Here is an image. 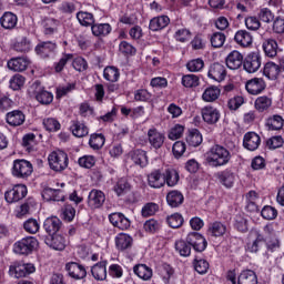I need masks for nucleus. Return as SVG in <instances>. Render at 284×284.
<instances>
[{
    "label": "nucleus",
    "instance_id": "nucleus-7",
    "mask_svg": "<svg viewBox=\"0 0 284 284\" xmlns=\"http://www.w3.org/2000/svg\"><path fill=\"white\" fill-rule=\"evenodd\" d=\"M34 271L36 267L33 264H23L20 262H16L9 267V274L13 278H23L29 276V274H33Z\"/></svg>",
    "mask_w": 284,
    "mask_h": 284
},
{
    "label": "nucleus",
    "instance_id": "nucleus-9",
    "mask_svg": "<svg viewBox=\"0 0 284 284\" xmlns=\"http://www.w3.org/2000/svg\"><path fill=\"white\" fill-rule=\"evenodd\" d=\"M65 271L68 272L70 278L74 281H83L88 276V271L83 264L77 262H69L65 264Z\"/></svg>",
    "mask_w": 284,
    "mask_h": 284
},
{
    "label": "nucleus",
    "instance_id": "nucleus-44",
    "mask_svg": "<svg viewBox=\"0 0 284 284\" xmlns=\"http://www.w3.org/2000/svg\"><path fill=\"white\" fill-rule=\"evenodd\" d=\"M186 143L191 145V148H199L203 143V135L201 131L197 129H193L186 135Z\"/></svg>",
    "mask_w": 284,
    "mask_h": 284
},
{
    "label": "nucleus",
    "instance_id": "nucleus-60",
    "mask_svg": "<svg viewBox=\"0 0 284 284\" xmlns=\"http://www.w3.org/2000/svg\"><path fill=\"white\" fill-rule=\"evenodd\" d=\"M203 68H205V62L201 58L193 59L186 63L189 72H201Z\"/></svg>",
    "mask_w": 284,
    "mask_h": 284
},
{
    "label": "nucleus",
    "instance_id": "nucleus-56",
    "mask_svg": "<svg viewBox=\"0 0 284 284\" xmlns=\"http://www.w3.org/2000/svg\"><path fill=\"white\" fill-rule=\"evenodd\" d=\"M43 125L47 132H59V130H61V123L54 118L44 119Z\"/></svg>",
    "mask_w": 284,
    "mask_h": 284
},
{
    "label": "nucleus",
    "instance_id": "nucleus-21",
    "mask_svg": "<svg viewBox=\"0 0 284 284\" xmlns=\"http://www.w3.org/2000/svg\"><path fill=\"white\" fill-rule=\"evenodd\" d=\"M148 184L154 190H159L165 185L164 175L161 170H154L148 174Z\"/></svg>",
    "mask_w": 284,
    "mask_h": 284
},
{
    "label": "nucleus",
    "instance_id": "nucleus-17",
    "mask_svg": "<svg viewBox=\"0 0 284 284\" xmlns=\"http://www.w3.org/2000/svg\"><path fill=\"white\" fill-rule=\"evenodd\" d=\"M207 77L213 79V81H217L219 83H221V81H225V77H227L225 65L219 62L211 64Z\"/></svg>",
    "mask_w": 284,
    "mask_h": 284
},
{
    "label": "nucleus",
    "instance_id": "nucleus-62",
    "mask_svg": "<svg viewBox=\"0 0 284 284\" xmlns=\"http://www.w3.org/2000/svg\"><path fill=\"white\" fill-rule=\"evenodd\" d=\"M144 230L149 233V234H156V232H159L161 230V222L156 221L154 219L148 220L144 223Z\"/></svg>",
    "mask_w": 284,
    "mask_h": 284
},
{
    "label": "nucleus",
    "instance_id": "nucleus-8",
    "mask_svg": "<svg viewBox=\"0 0 284 284\" xmlns=\"http://www.w3.org/2000/svg\"><path fill=\"white\" fill-rule=\"evenodd\" d=\"M186 243H189L195 252H205V250H207V240L199 232L189 233Z\"/></svg>",
    "mask_w": 284,
    "mask_h": 284
},
{
    "label": "nucleus",
    "instance_id": "nucleus-63",
    "mask_svg": "<svg viewBox=\"0 0 284 284\" xmlns=\"http://www.w3.org/2000/svg\"><path fill=\"white\" fill-rule=\"evenodd\" d=\"M182 85L184 88H197L199 77L194 74H186L182 77Z\"/></svg>",
    "mask_w": 284,
    "mask_h": 284
},
{
    "label": "nucleus",
    "instance_id": "nucleus-18",
    "mask_svg": "<svg viewBox=\"0 0 284 284\" xmlns=\"http://www.w3.org/2000/svg\"><path fill=\"white\" fill-rule=\"evenodd\" d=\"M225 63L229 70H239L244 63L243 54L233 50L225 58Z\"/></svg>",
    "mask_w": 284,
    "mask_h": 284
},
{
    "label": "nucleus",
    "instance_id": "nucleus-48",
    "mask_svg": "<svg viewBox=\"0 0 284 284\" xmlns=\"http://www.w3.org/2000/svg\"><path fill=\"white\" fill-rule=\"evenodd\" d=\"M226 40L227 37L225 36V33L221 31H215L210 37L211 45L215 49L223 48V45H225Z\"/></svg>",
    "mask_w": 284,
    "mask_h": 284
},
{
    "label": "nucleus",
    "instance_id": "nucleus-47",
    "mask_svg": "<svg viewBox=\"0 0 284 284\" xmlns=\"http://www.w3.org/2000/svg\"><path fill=\"white\" fill-rule=\"evenodd\" d=\"M266 128L271 131L283 130L284 120L281 115H273L266 120Z\"/></svg>",
    "mask_w": 284,
    "mask_h": 284
},
{
    "label": "nucleus",
    "instance_id": "nucleus-1",
    "mask_svg": "<svg viewBox=\"0 0 284 284\" xmlns=\"http://www.w3.org/2000/svg\"><path fill=\"white\" fill-rule=\"evenodd\" d=\"M232 160V153L220 144H214L206 152V161L212 168H223Z\"/></svg>",
    "mask_w": 284,
    "mask_h": 284
},
{
    "label": "nucleus",
    "instance_id": "nucleus-45",
    "mask_svg": "<svg viewBox=\"0 0 284 284\" xmlns=\"http://www.w3.org/2000/svg\"><path fill=\"white\" fill-rule=\"evenodd\" d=\"M43 30L45 36H52L59 30V20L54 18H45L42 21Z\"/></svg>",
    "mask_w": 284,
    "mask_h": 284
},
{
    "label": "nucleus",
    "instance_id": "nucleus-4",
    "mask_svg": "<svg viewBox=\"0 0 284 284\" xmlns=\"http://www.w3.org/2000/svg\"><path fill=\"white\" fill-rule=\"evenodd\" d=\"M49 165L54 172H63L68 168V154L63 151H53L49 158Z\"/></svg>",
    "mask_w": 284,
    "mask_h": 284
},
{
    "label": "nucleus",
    "instance_id": "nucleus-30",
    "mask_svg": "<svg viewBox=\"0 0 284 284\" xmlns=\"http://www.w3.org/2000/svg\"><path fill=\"white\" fill-rule=\"evenodd\" d=\"M149 143L155 150L163 148V143H165V135L161 132L156 131V129H150L148 132Z\"/></svg>",
    "mask_w": 284,
    "mask_h": 284
},
{
    "label": "nucleus",
    "instance_id": "nucleus-34",
    "mask_svg": "<svg viewBox=\"0 0 284 284\" xmlns=\"http://www.w3.org/2000/svg\"><path fill=\"white\" fill-rule=\"evenodd\" d=\"M221 97V89L215 85L207 87L202 93V101L205 103H214Z\"/></svg>",
    "mask_w": 284,
    "mask_h": 284
},
{
    "label": "nucleus",
    "instance_id": "nucleus-31",
    "mask_svg": "<svg viewBox=\"0 0 284 284\" xmlns=\"http://www.w3.org/2000/svg\"><path fill=\"white\" fill-rule=\"evenodd\" d=\"M265 57L274 59L278 54V42L274 39H266L262 44Z\"/></svg>",
    "mask_w": 284,
    "mask_h": 284
},
{
    "label": "nucleus",
    "instance_id": "nucleus-32",
    "mask_svg": "<svg viewBox=\"0 0 284 284\" xmlns=\"http://www.w3.org/2000/svg\"><path fill=\"white\" fill-rule=\"evenodd\" d=\"M237 284H258V276L252 270H244L237 276Z\"/></svg>",
    "mask_w": 284,
    "mask_h": 284
},
{
    "label": "nucleus",
    "instance_id": "nucleus-10",
    "mask_svg": "<svg viewBox=\"0 0 284 284\" xmlns=\"http://www.w3.org/2000/svg\"><path fill=\"white\" fill-rule=\"evenodd\" d=\"M201 114L204 123H207V125H216L221 119V111L210 104L201 109Z\"/></svg>",
    "mask_w": 284,
    "mask_h": 284
},
{
    "label": "nucleus",
    "instance_id": "nucleus-54",
    "mask_svg": "<svg viewBox=\"0 0 284 284\" xmlns=\"http://www.w3.org/2000/svg\"><path fill=\"white\" fill-rule=\"evenodd\" d=\"M22 146L28 150V152H32L34 148H37V135L34 133H27L22 138Z\"/></svg>",
    "mask_w": 284,
    "mask_h": 284
},
{
    "label": "nucleus",
    "instance_id": "nucleus-50",
    "mask_svg": "<svg viewBox=\"0 0 284 284\" xmlns=\"http://www.w3.org/2000/svg\"><path fill=\"white\" fill-rule=\"evenodd\" d=\"M159 275L163 283L170 284V278L174 276V268L170 264H162L159 268Z\"/></svg>",
    "mask_w": 284,
    "mask_h": 284
},
{
    "label": "nucleus",
    "instance_id": "nucleus-39",
    "mask_svg": "<svg viewBox=\"0 0 284 284\" xmlns=\"http://www.w3.org/2000/svg\"><path fill=\"white\" fill-rule=\"evenodd\" d=\"M183 193L180 191L173 190L166 194V203L170 207H179L180 205H183Z\"/></svg>",
    "mask_w": 284,
    "mask_h": 284
},
{
    "label": "nucleus",
    "instance_id": "nucleus-53",
    "mask_svg": "<svg viewBox=\"0 0 284 284\" xmlns=\"http://www.w3.org/2000/svg\"><path fill=\"white\" fill-rule=\"evenodd\" d=\"M272 108V100L267 95L258 97L255 100V109L257 112H265Z\"/></svg>",
    "mask_w": 284,
    "mask_h": 284
},
{
    "label": "nucleus",
    "instance_id": "nucleus-24",
    "mask_svg": "<svg viewBox=\"0 0 284 284\" xmlns=\"http://www.w3.org/2000/svg\"><path fill=\"white\" fill-rule=\"evenodd\" d=\"M168 26H170V18L168 16H158L150 20L149 30L151 32H159L168 28Z\"/></svg>",
    "mask_w": 284,
    "mask_h": 284
},
{
    "label": "nucleus",
    "instance_id": "nucleus-14",
    "mask_svg": "<svg viewBox=\"0 0 284 284\" xmlns=\"http://www.w3.org/2000/svg\"><path fill=\"white\" fill-rule=\"evenodd\" d=\"M109 221L113 227H118V230H129L131 222L123 213L115 212L109 215Z\"/></svg>",
    "mask_w": 284,
    "mask_h": 284
},
{
    "label": "nucleus",
    "instance_id": "nucleus-12",
    "mask_svg": "<svg viewBox=\"0 0 284 284\" xmlns=\"http://www.w3.org/2000/svg\"><path fill=\"white\" fill-rule=\"evenodd\" d=\"M251 236H254L255 239L246 243V252L256 254V252L263 247V243H265V235L262 234L261 231L254 230L252 231Z\"/></svg>",
    "mask_w": 284,
    "mask_h": 284
},
{
    "label": "nucleus",
    "instance_id": "nucleus-19",
    "mask_svg": "<svg viewBox=\"0 0 284 284\" xmlns=\"http://www.w3.org/2000/svg\"><path fill=\"white\" fill-rule=\"evenodd\" d=\"M246 91L248 94H261L267 88V84H265V80L263 78H253L248 81H246L245 84Z\"/></svg>",
    "mask_w": 284,
    "mask_h": 284
},
{
    "label": "nucleus",
    "instance_id": "nucleus-26",
    "mask_svg": "<svg viewBox=\"0 0 284 284\" xmlns=\"http://www.w3.org/2000/svg\"><path fill=\"white\" fill-rule=\"evenodd\" d=\"M19 23V18L13 12L7 11L0 18L1 28L4 30H14Z\"/></svg>",
    "mask_w": 284,
    "mask_h": 284
},
{
    "label": "nucleus",
    "instance_id": "nucleus-3",
    "mask_svg": "<svg viewBox=\"0 0 284 284\" xmlns=\"http://www.w3.org/2000/svg\"><path fill=\"white\" fill-rule=\"evenodd\" d=\"M30 92L36 97V101L41 105H50L54 101V95L50 91H45L41 82L36 81L30 87Z\"/></svg>",
    "mask_w": 284,
    "mask_h": 284
},
{
    "label": "nucleus",
    "instance_id": "nucleus-42",
    "mask_svg": "<svg viewBox=\"0 0 284 284\" xmlns=\"http://www.w3.org/2000/svg\"><path fill=\"white\" fill-rule=\"evenodd\" d=\"M70 130L73 136H77L78 139H83V136H88V134H90L88 126L79 121H72Z\"/></svg>",
    "mask_w": 284,
    "mask_h": 284
},
{
    "label": "nucleus",
    "instance_id": "nucleus-2",
    "mask_svg": "<svg viewBox=\"0 0 284 284\" xmlns=\"http://www.w3.org/2000/svg\"><path fill=\"white\" fill-rule=\"evenodd\" d=\"M38 246H39V241H37L36 237L28 236L14 243L13 252L16 254L28 256V254H32Z\"/></svg>",
    "mask_w": 284,
    "mask_h": 284
},
{
    "label": "nucleus",
    "instance_id": "nucleus-55",
    "mask_svg": "<svg viewBox=\"0 0 284 284\" xmlns=\"http://www.w3.org/2000/svg\"><path fill=\"white\" fill-rule=\"evenodd\" d=\"M13 50H16V52H30V50H32V43L30 42V40H28V38H22L20 41H17L13 44Z\"/></svg>",
    "mask_w": 284,
    "mask_h": 284
},
{
    "label": "nucleus",
    "instance_id": "nucleus-16",
    "mask_svg": "<svg viewBox=\"0 0 284 284\" xmlns=\"http://www.w3.org/2000/svg\"><path fill=\"white\" fill-rule=\"evenodd\" d=\"M54 52H57V42L44 41L36 47V53L41 57V59H48L51 54H54Z\"/></svg>",
    "mask_w": 284,
    "mask_h": 284
},
{
    "label": "nucleus",
    "instance_id": "nucleus-57",
    "mask_svg": "<svg viewBox=\"0 0 284 284\" xmlns=\"http://www.w3.org/2000/svg\"><path fill=\"white\" fill-rule=\"evenodd\" d=\"M183 215L180 213H174L166 217V223L170 225L173 230H179L183 225Z\"/></svg>",
    "mask_w": 284,
    "mask_h": 284
},
{
    "label": "nucleus",
    "instance_id": "nucleus-41",
    "mask_svg": "<svg viewBox=\"0 0 284 284\" xmlns=\"http://www.w3.org/2000/svg\"><path fill=\"white\" fill-rule=\"evenodd\" d=\"M264 77L270 79L271 81H274L278 79V74H281V67L274 62H267L264 65Z\"/></svg>",
    "mask_w": 284,
    "mask_h": 284
},
{
    "label": "nucleus",
    "instance_id": "nucleus-64",
    "mask_svg": "<svg viewBox=\"0 0 284 284\" xmlns=\"http://www.w3.org/2000/svg\"><path fill=\"white\" fill-rule=\"evenodd\" d=\"M258 20L263 21L264 23H272L274 21V13L268 8H262L258 12Z\"/></svg>",
    "mask_w": 284,
    "mask_h": 284
},
{
    "label": "nucleus",
    "instance_id": "nucleus-28",
    "mask_svg": "<svg viewBox=\"0 0 284 284\" xmlns=\"http://www.w3.org/2000/svg\"><path fill=\"white\" fill-rule=\"evenodd\" d=\"M108 261H101L91 267V274L95 281H105L108 278Z\"/></svg>",
    "mask_w": 284,
    "mask_h": 284
},
{
    "label": "nucleus",
    "instance_id": "nucleus-58",
    "mask_svg": "<svg viewBox=\"0 0 284 284\" xmlns=\"http://www.w3.org/2000/svg\"><path fill=\"white\" fill-rule=\"evenodd\" d=\"M74 55L72 53H65L61 57V59L53 64L55 72H63V68L68 65L69 61H72Z\"/></svg>",
    "mask_w": 284,
    "mask_h": 284
},
{
    "label": "nucleus",
    "instance_id": "nucleus-27",
    "mask_svg": "<svg viewBox=\"0 0 284 284\" xmlns=\"http://www.w3.org/2000/svg\"><path fill=\"white\" fill-rule=\"evenodd\" d=\"M9 70H12L13 72H24V70H28V65H30V61L27 58H12L7 63Z\"/></svg>",
    "mask_w": 284,
    "mask_h": 284
},
{
    "label": "nucleus",
    "instance_id": "nucleus-15",
    "mask_svg": "<svg viewBox=\"0 0 284 284\" xmlns=\"http://www.w3.org/2000/svg\"><path fill=\"white\" fill-rule=\"evenodd\" d=\"M243 68L250 74L257 72L261 68V55H258V53H251L246 55L243 62Z\"/></svg>",
    "mask_w": 284,
    "mask_h": 284
},
{
    "label": "nucleus",
    "instance_id": "nucleus-61",
    "mask_svg": "<svg viewBox=\"0 0 284 284\" xmlns=\"http://www.w3.org/2000/svg\"><path fill=\"white\" fill-rule=\"evenodd\" d=\"M261 216L265 219V221H274V219L278 216V211L271 205H266L262 209Z\"/></svg>",
    "mask_w": 284,
    "mask_h": 284
},
{
    "label": "nucleus",
    "instance_id": "nucleus-37",
    "mask_svg": "<svg viewBox=\"0 0 284 284\" xmlns=\"http://www.w3.org/2000/svg\"><path fill=\"white\" fill-rule=\"evenodd\" d=\"M134 275L142 281H150L153 276L152 267L145 264H138L133 267Z\"/></svg>",
    "mask_w": 284,
    "mask_h": 284
},
{
    "label": "nucleus",
    "instance_id": "nucleus-40",
    "mask_svg": "<svg viewBox=\"0 0 284 284\" xmlns=\"http://www.w3.org/2000/svg\"><path fill=\"white\" fill-rule=\"evenodd\" d=\"M45 244L52 247V250L61 252L65 250V237L62 235H51V239L45 240Z\"/></svg>",
    "mask_w": 284,
    "mask_h": 284
},
{
    "label": "nucleus",
    "instance_id": "nucleus-36",
    "mask_svg": "<svg viewBox=\"0 0 284 284\" xmlns=\"http://www.w3.org/2000/svg\"><path fill=\"white\" fill-rule=\"evenodd\" d=\"M130 159L133 161L135 165H140V168H145L148 165V153L145 151L138 149L131 151L129 153Z\"/></svg>",
    "mask_w": 284,
    "mask_h": 284
},
{
    "label": "nucleus",
    "instance_id": "nucleus-11",
    "mask_svg": "<svg viewBox=\"0 0 284 284\" xmlns=\"http://www.w3.org/2000/svg\"><path fill=\"white\" fill-rule=\"evenodd\" d=\"M87 203L91 210H99L103 207V204L105 203V193L97 189L91 190L88 195Z\"/></svg>",
    "mask_w": 284,
    "mask_h": 284
},
{
    "label": "nucleus",
    "instance_id": "nucleus-46",
    "mask_svg": "<svg viewBox=\"0 0 284 284\" xmlns=\"http://www.w3.org/2000/svg\"><path fill=\"white\" fill-rule=\"evenodd\" d=\"M77 19L81 26H84V28H92L94 24V14L88 11H79L77 13Z\"/></svg>",
    "mask_w": 284,
    "mask_h": 284
},
{
    "label": "nucleus",
    "instance_id": "nucleus-23",
    "mask_svg": "<svg viewBox=\"0 0 284 284\" xmlns=\"http://www.w3.org/2000/svg\"><path fill=\"white\" fill-rule=\"evenodd\" d=\"M234 41L237 45H240V48H250L254 41V38L250 31L239 30L235 32Z\"/></svg>",
    "mask_w": 284,
    "mask_h": 284
},
{
    "label": "nucleus",
    "instance_id": "nucleus-52",
    "mask_svg": "<svg viewBox=\"0 0 284 284\" xmlns=\"http://www.w3.org/2000/svg\"><path fill=\"white\" fill-rule=\"evenodd\" d=\"M89 145L92 148V150H101V148L105 145V136L102 133L91 134Z\"/></svg>",
    "mask_w": 284,
    "mask_h": 284
},
{
    "label": "nucleus",
    "instance_id": "nucleus-49",
    "mask_svg": "<svg viewBox=\"0 0 284 284\" xmlns=\"http://www.w3.org/2000/svg\"><path fill=\"white\" fill-rule=\"evenodd\" d=\"M175 252H178L180 256L187 257L192 254V246L187 243V240H179L175 242Z\"/></svg>",
    "mask_w": 284,
    "mask_h": 284
},
{
    "label": "nucleus",
    "instance_id": "nucleus-5",
    "mask_svg": "<svg viewBox=\"0 0 284 284\" xmlns=\"http://www.w3.org/2000/svg\"><path fill=\"white\" fill-rule=\"evenodd\" d=\"M33 166L30 161L27 160H16L12 166V174L16 179H28L32 175Z\"/></svg>",
    "mask_w": 284,
    "mask_h": 284
},
{
    "label": "nucleus",
    "instance_id": "nucleus-22",
    "mask_svg": "<svg viewBox=\"0 0 284 284\" xmlns=\"http://www.w3.org/2000/svg\"><path fill=\"white\" fill-rule=\"evenodd\" d=\"M63 223L57 216L47 217L43 223V230L49 234V236H54Z\"/></svg>",
    "mask_w": 284,
    "mask_h": 284
},
{
    "label": "nucleus",
    "instance_id": "nucleus-59",
    "mask_svg": "<svg viewBox=\"0 0 284 284\" xmlns=\"http://www.w3.org/2000/svg\"><path fill=\"white\" fill-rule=\"evenodd\" d=\"M41 225L39 224V221L36 219H29L23 223L24 232H28V234H37L39 232Z\"/></svg>",
    "mask_w": 284,
    "mask_h": 284
},
{
    "label": "nucleus",
    "instance_id": "nucleus-33",
    "mask_svg": "<svg viewBox=\"0 0 284 284\" xmlns=\"http://www.w3.org/2000/svg\"><path fill=\"white\" fill-rule=\"evenodd\" d=\"M216 179H219L220 183L224 185V187H233L234 186V172L230 169H225L224 171L216 173Z\"/></svg>",
    "mask_w": 284,
    "mask_h": 284
},
{
    "label": "nucleus",
    "instance_id": "nucleus-20",
    "mask_svg": "<svg viewBox=\"0 0 284 284\" xmlns=\"http://www.w3.org/2000/svg\"><path fill=\"white\" fill-rule=\"evenodd\" d=\"M134 244V240L130 234L119 233L115 236V247L119 252H125L128 250H132V245Z\"/></svg>",
    "mask_w": 284,
    "mask_h": 284
},
{
    "label": "nucleus",
    "instance_id": "nucleus-13",
    "mask_svg": "<svg viewBox=\"0 0 284 284\" xmlns=\"http://www.w3.org/2000/svg\"><path fill=\"white\" fill-rule=\"evenodd\" d=\"M260 146H261V135H258V133L251 131L244 134L243 148H245V150H248L250 152H254L258 150Z\"/></svg>",
    "mask_w": 284,
    "mask_h": 284
},
{
    "label": "nucleus",
    "instance_id": "nucleus-35",
    "mask_svg": "<svg viewBox=\"0 0 284 284\" xmlns=\"http://www.w3.org/2000/svg\"><path fill=\"white\" fill-rule=\"evenodd\" d=\"M42 199L44 201H65V195L59 189L47 187L42 191Z\"/></svg>",
    "mask_w": 284,
    "mask_h": 284
},
{
    "label": "nucleus",
    "instance_id": "nucleus-43",
    "mask_svg": "<svg viewBox=\"0 0 284 284\" xmlns=\"http://www.w3.org/2000/svg\"><path fill=\"white\" fill-rule=\"evenodd\" d=\"M91 31L93 37H108L112 32V26L110 23H94Z\"/></svg>",
    "mask_w": 284,
    "mask_h": 284
},
{
    "label": "nucleus",
    "instance_id": "nucleus-38",
    "mask_svg": "<svg viewBox=\"0 0 284 284\" xmlns=\"http://www.w3.org/2000/svg\"><path fill=\"white\" fill-rule=\"evenodd\" d=\"M225 232H227V226L222 222L216 221L209 225V236L217 239L219 236H224Z\"/></svg>",
    "mask_w": 284,
    "mask_h": 284
},
{
    "label": "nucleus",
    "instance_id": "nucleus-6",
    "mask_svg": "<svg viewBox=\"0 0 284 284\" xmlns=\"http://www.w3.org/2000/svg\"><path fill=\"white\" fill-rule=\"evenodd\" d=\"M28 196V186L26 184H16L12 189L4 192V201L8 203H19Z\"/></svg>",
    "mask_w": 284,
    "mask_h": 284
},
{
    "label": "nucleus",
    "instance_id": "nucleus-25",
    "mask_svg": "<svg viewBox=\"0 0 284 284\" xmlns=\"http://www.w3.org/2000/svg\"><path fill=\"white\" fill-rule=\"evenodd\" d=\"M7 123L12 128H18L26 123V114L21 110H13L6 115Z\"/></svg>",
    "mask_w": 284,
    "mask_h": 284
},
{
    "label": "nucleus",
    "instance_id": "nucleus-29",
    "mask_svg": "<svg viewBox=\"0 0 284 284\" xmlns=\"http://www.w3.org/2000/svg\"><path fill=\"white\" fill-rule=\"evenodd\" d=\"M164 176V185L168 187H176L179 185V181H181V176L179 175V171L175 169L169 168L163 172Z\"/></svg>",
    "mask_w": 284,
    "mask_h": 284
},
{
    "label": "nucleus",
    "instance_id": "nucleus-51",
    "mask_svg": "<svg viewBox=\"0 0 284 284\" xmlns=\"http://www.w3.org/2000/svg\"><path fill=\"white\" fill-rule=\"evenodd\" d=\"M103 77L105 81L116 83V81H119V77H121V73L119 72V69L116 67H106L104 68Z\"/></svg>",
    "mask_w": 284,
    "mask_h": 284
}]
</instances>
